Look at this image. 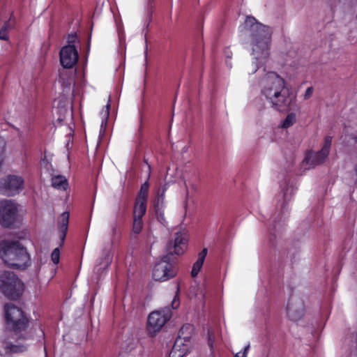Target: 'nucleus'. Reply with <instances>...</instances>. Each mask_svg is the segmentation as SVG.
<instances>
[{"label":"nucleus","instance_id":"obj_1","mask_svg":"<svg viewBox=\"0 0 357 357\" xmlns=\"http://www.w3.org/2000/svg\"><path fill=\"white\" fill-rule=\"evenodd\" d=\"M241 28V32L248 37L252 56L254 66L248 73L253 74L269 57L273 30L271 27L258 22L253 17H247Z\"/></svg>","mask_w":357,"mask_h":357},{"label":"nucleus","instance_id":"obj_2","mask_svg":"<svg viewBox=\"0 0 357 357\" xmlns=\"http://www.w3.org/2000/svg\"><path fill=\"white\" fill-rule=\"evenodd\" d=\"M261 93L271 107L284 111L296 100L285 79L275 72H267L259 82Z\"/></svg>","mask_w":357,"mask_h":357},{"label":"nucleus","instance_id":"obj_3","mask_svg":"<svg viewBox=\"0 0 357 357\" xmlns=\"http://www.w3.org/2000/svg\"><path fill=\"white\" fill-rule=\"evenodd\" d=\"M0 256L8 266L18 268H25L29 261L26 250L17 241L0 243Z\"/></svg>","mask_w":357,"mask_h":357},{"label":"nucleus","instance_id":"obj_4","mask_svg":"<svg viewBox=\"0 0 357 357\" xmlns=\"http://www.w3.org/2000/svg\"><path fill=\"white\" fill-rule=\"evenodd\" d=\"M23 291V284L13 273L4 271L0 275V291L10 299L17 298Z\"/></svg>","mask_w":357,"mask_h":357},{"label":"nucleus","instance_id":"obj_5","mask_svg":"<svg viewBox=\"0 0 357 357\" xmlns=\"http://www.w3.org/2000/svg\"><path fill=\"white\" fill-rule=\"evenodd\" d=\"M4 319L7 327L15 331L24 330L29 322L24 312L11 304H8L4 307Z\"/></svg>","mask_w":357,"mask_h":357},{"label":"nucleus","instance_id":"obj_6","mask_svg":"<svg viewBox=\"0 0 357 357\" xmlns=\"http://www.w3.org/2000/svg\"><path fill=\"white\" fill-rule=\"evenodd\" d=\"M331 144L332 137H325L321 150L319 151H309L305 158V162L311 167L322 164L328 156Z\"/></svg>","mask_w":357,"mask_h":357},{"label":"nucleus","instance_id":"obj_7","mask_svg":"<svg viewBox=\"0 0 357 357\" xmlns=\"http://www.w3.org/2000/svg\"><path fill=\"white\" fill-rule=\"evenodd\" d=\"M18 212L17 205L10 200L0 202V223L2 226L8 227L16 220Z\"/></svg>","mask_w":357,"mask_h":357},{"label":"nucleus","instance_id":"obj_8","mask_svg":"<svg viewBox=\"0 0 357 357\" xmlns=\"http://www.w3.org/2000/svg\"><path fill=\"white\" fill-rule=\"evenodd\" d=\"M167 259V257H165L155 265L153 270V278L155 280L165 281L176 275L173 265Z\"/></svg>","mask_w":357,"mask_h":357},{"label":"nucleus","instance_id":"obj_9","mask_svg":"<svg viewBox=\"0 0 357 357\" xmlns=\"http://www.w3.org/2000/svg\"><path fill=\"white\" fill-rule=\"evenodd\" d=\"M171 314L168 310L155 311L151 312L148 318L147 328L151 334L160 331L165 324L170 319Z\"/></svg>","mask_w":357,"mask_h":357},{"label":"nucleus","instance_id":"obj_10","mask_svg":"<svg viewBox=\"0 0 357 357\" xmlns=\"http://www.w3.org/2000/svg\"><path fill=\"white\" fill-rule=\"evenodd\" d=\"M24 188V179L16 175H10L0 185V190L7 195L18 194Z\"/></svg>","mask_w":357,"mask_h":357},{"label":"nucleus","instance_id":"obj_11","mask_svg":"<svg viewBox=\"0 0 357 357\" xmlns=\"http://www.w3.org/2000/svg\"><path fill=\"white\" fill-rule=\"evenodd\" d=\"M60 63L65 68H72L77 62L79 54L73 45L63 47L59 53Z\"/></svg>","mask_w":357,"mask_h":357},{"label":"nucleus","instance_id":"obj_12","mask_svg":"<svg viewBox=\"0 0 357 357\" xmlns=\"http://www.w3.org/2000/svg\"><path fill=\"white\" fill-rule=\"evenodd\" d=\"M149 185L145 181L142 185L136 198L133 210V216L142 218L146 211V202Z\"/></svg>","mask_w":357,"mask_h":357},{"label":"nucleus","instance_id":"obj_13","mask_svg":"<svg viewBox=\"0 0 357 357\" xmlns=\"http://www.w3.org/2000/svg\"><path fill=\"white\" fill-rule=\"evenodd\" d=\"M187 234L184 231H178L175 234L173 242H170L167 247L170 252L176 255H181L187 248Z\"/></svg>","mask_w":357,"mask_h":357},{"label":"nucleus","instance_id":"obj_14","mask_svg":"<svg viewBox=\"0 0 357 357\" xmlns=\"http://www.w3.org/2000/svg\"><path fill=\"white\" fill-rule=\"evenodd\" d=\"M193 333V326L189 324H185L181 327L178 333V336L176 340H181L182 343L190 347Z\"/></svg>","mask_w":357,"mask_h":357},{"label":"nucleus","instance_id":"obj_15","mask_svg":"<svg viewBox=\"0 0 357 357\" xmlns=\"http://www.w3.org/2000/svg\"><path fill=\"white\" fill-rule=\"evenodd\" d=\"M190 347L182 343L181 340H176L169 353V357H183Z\"/></svg>","mask_w":357,"mask_h":357},{"label":"nucleus","instance_id":"obj_16","mask_svg":"<svg viewBox=\"0 0 357 357\" xmlns=\"http://www.w3.org/2000/svg\"><path fill=\"white\" fill-rule=\"evenodd\" d=\"M206 255H207V249L206 248H204L202 250V251L199 253L198 258H197V261L194 263V264L192 266V271H191V275L192 278H195L198 275L200 270L202 269V266L204 262V260H205V258L206 257Z\"/></svg>","mask_w":357,"mask_h":357},{"label":"nucleus","instance_id":"obj_17","mask_svg":"<svg viewBox=\"0 0 357 357\" xmlns=\"http://www.w3.org/2000/svg\"><path fill=\"white\" fill-rule=\"evenodd\" d=\"M69 214L66 212L63 213L59 218L58 227L61 232V240L63 241L68 229Z\"/></svg>","mask_w":357,"mask_h":357},{"label":"nucleus","instance_id":"obj_18","mask_svg":"<svg viewBox=\"0 0 357 357\" xmlns=\"http://www.w3.org/2000/svg\"><path fill=\"white\" fill-rule=\"evenodd\" d=\"M52 184L56 188L66 190L68 187V181L63 176H54L52 178Z\"/></svg>","mask_w":357,"mask_h":357},{"label":"nucleus","instance_id":"obj_19","mask_svg":"<svg viewBox=\"0 0 357 357\" xmlns=\"http://www.w3.org/2000/svg\"><path fill=\"white\" fill-rule=\"evenodd\" d=\"M113 254L111 250H106L100 259V265L101 268H107L112 261Z\"/></svg>","mask_w":357,"mask_h":357},{"label":"nucleus","instance_id":"obj_20","mask_svg":"<svg viewBox=\"0 0 357 357\" xmlns=\"http://www.w3.org/2000/svg\"><path fill=\"white\" fill-rule=\"evenodd\" d=\"M296 121V116L294 113H289L286 118L281 122L282 128H288L292 126Z\"/></svg>","mask_w":357,"mask_h":357},{"label":"nucleus","instance_id":"obj_21","mask_svg":"<svg viewBox=\"0 0 357 357\" xmlns=\"http://www.w3.org/2000/svg\"><path fill=\"white\" fill-rule=\"evenodd\" d=\"M109 108H110V104H109V99L108 100V102L105 105V108L102 109V110L100 112V116L102 119L101 122V128H105L106 126L107 121L109 114Z\"/></svg>","mask_w":357,"mask_h":357},{"label":"nucleus","instance_id":"obj_22","mask_svg":"<svg viewBox=\"0 0 357 357\" xmlns=\"http://www.w3.org/2000/svg\"><path fill=\"white\" fill-rule=\"evenodd\" d=\"M143 227L142 218L134 216L132 231L135 234H139Z\"/></svg>","mask_w":357,"mask_h":357},{"label":"nucleus","instance_id":"obj_23","mask_svg":"<svg viewBox=\"0 0 357 357\" xmlns=\"http://www.w3.org/2000/svg\"><path fill=\"white\" fill-rule=\"evenodd\" d=\"M10 27V25H9V23L7 22L6 23L3 27L0 30V39L1 40H8V36H7V33H8V30Z\"/></svg>","mask_w":357,"mask_h":357},{"label":"nucleus","instance_id":"obj_24","mask_svg":"<svg viewBox=\"0 0 357 357\" xmlns=\"http://www.w3.org/2000/svg\"><path fill=\"white\" fill-rule=\"evenodd\" d=\"M51 259L54 264H57L59 262L60 250L58 248H55L52 252Z\"/></svg>","mask_w":357,"mask_h":357},{"label":"nucleus","instance_id":"obj_25","mask_svg":"<svg viewBox=\"0 0 357 357\" xmlns=\"http://www.w3.org/2000/svg\"><path fill=\"white\" fill-rule=\"evenodd\" d=\"M208 344L210 347L211 349H213V344L215 342V336L211 331H208Z\"/></svg>","mask_w":357,"mask_h":357},{"label":"nucleus","instance_id":"obj_26","mask_svg":"<svg viewBox=\"0 0 357 357\" xmlns=\"http://www.w3.org/2000/svg\"><path fill=\"white\" fill-rule=\"evenodd\" d=\"M250 349V344H248L244 348V350L242 354L237 353L235 355V357H248V353Z\"/></svg>","mask_w":357,"mask_h":357},{"label":"nucleus","instance_id":"obj_27","mask_svg":"<svg viewBox=\"0 0 357 357\" xmlns=\"http://www.w3.org/2000/svg\"><path fill=\"white\" fill-rule=\"evenodd\" d=\"M25 347L24 346L13 345L10 347V351L15 353L23 351Z\"/></svg>","mask_w":357,"mask_h":357},{"label":"nucleus","instance_id":"obj_28","mask_svg":"<svg viewBox=\"0 0 357 357\" xmlns=\"http://www.w3.org/2000/svg\"><path fill=\"white\" fill-rule=\"evenodd\" d=\"M312 93H313L312 87H308L305 92L304 98L308 99L312 96Z\"/></svg>","mask_w":357,"mask_h":357},{"label":"nucleus","instance_id":"obj_29","mask_svg":"<svg viewBox=\"0 0 357 357\" xmlns=\"http://www.w3.org/2000/svg\"><path fill=\"white\" fill-rule=\"evenodd\" d=\"M77 39L76 33H71L68 37V43H74Z\"/></svg>","mask_w":357,"mask_h":357},{"label":"nucleus","instance_id":"obj_30","mask_svg":"<svg viewBox=\"0 0 357 357\" xmlns=\"http://www.w3.org/2000/svg\"><path fill=\"white\" fill-rule=\"evenodd\" d=\"M287 312H288V315L289 317H291L293 319H296V317L294 314L293 309L290 305H288V307H287Z\"/></svg>","mask_w":357,"mask_h":357},{"label":"nucleus","instance_id":"obj_31","mask_svg":"<svg viewBox=\"0 0 357 357\" xmlns=\"http://www.w3.org/2000/svg\"><path fill=\"white\" fill-rule=\"evenodd\" d=\"M184 185L185 188V199H188L190 197V191H189V186L187 184L186 181L184 182Z\"/></svg>","mask_w":357,"mask_h":357},{"label":"nucleus","instance_id":"obj_32","mask_svg":"<svg viewBox=\"0 0 357 357\" xmlns=\"http://www.w3.org/2000/svg\"><path fill=\"white\" fill-rule=\"evenodd\" d=\"M172 307L173 308H177L179 305L178 300L175 297L172 301Z\"/></svg>","mask_w":357,"mask_h":357},{"label":"nucleus","instance_id":"obj_33","mask_svg":"<svg viewBox=\"0 0 357 357\" xmlns=\"http://www.w3.org/2000/svg\"><path fill=\"white\" fill-rule=\"evenodd\" d=\"M354 176L356 177V181L357 182V163L356 164V165L354 168Z\"/></svg>","mask_w":357,"mask_h":357},{"label":"nucleus","instance_id":"obj_34","mask_svg":"<svg viewBox=\"0 0 357 357\" xmlns=\"http://www.w3.org/2000/svg\"><path fill=\"white\" fill-rule=\"evenodd\" d=\"M163 199H164V192L162 193V195L158 197V202H159L160 201L162 202Z\"/></svg>","mask_w":357,"mask_h":357},{"label":"nucleus","instance_id":"obj_35","mask_svg":"<svg viewBox=\"0 0 357 357\" xmlns=\"http://www.w3.org/2000/svg\"><path fill=\"white\" fill-rule=\"evenodd\" d=\"M190 186L191 188H193V189L195 188V185L192 184V183L190 184Z\"/></svg>","mask_w":357,"mask_h":357},{"label":"nucleus","instance_id":"obj_36","mask_svg":"<svg viewBox=\"0 0 357 357\" xmlns=\"http://www.w3.org/2000/svg\"><path fill=\"white\" fill-rule=\"evenodd\" d=\"M116 229L115 227H113V228H112V231H113V232H115V231H116Z\"/></svg>","mask_w":357,"mask_h":357},{"label":"nucleus","instance_id":"obj_37","mask_svg":"<svg viewBox=\"0 0 357 357\" xmlns=\"http://www.w3.org/2000/svg\"><path fill=\"white\" fill-rule=\"evenodd\" d=\"M356 20H357V13H356Z\"/></svg>","mask_w":357,"mask_h":357}]
</instances>
